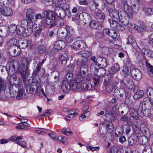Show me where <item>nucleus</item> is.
<instances>
[{"label":"nucleus","mask_w":153,"mask_h":153,"mask_svg":"<svg viewBox=\"0 0 153 153\" xmlns=\"http://www.w3.org/2000/svg\"><path fill=\"white\" fill-rule=\"evenodd\" d=\"M148 71L149 75L153 77V66L151 65H149L148 67Z\"/></svg>","instance_id":"69168bd1"},{"label":"nucleus","mask_w":153,"mask_h":153,"mask_svg":"<svg viewBox=\"0 0 153 153\" xmlns=\"http://www.w3.org/2000/svg\"><path fill=\"white\" fill-rule=\"evenodd\" d=\"M93 16L95 19L99 20L103 19L105 17L103 13L97 11L94 12Z\"/></svg>","instance_id":"b1692460"},{"label":"nucleus","mask_w":153,"mask_h":153,"mask_svg":"<svg viewBox=\"0 0 153 153\" xmlns=\"http://www.w3.org/2000/svg\"><path fill=\"white\" fill-rule=\"evenodd\" d=\"M16 39H11L10 40V42H13V44L10 45L8 49V53L9 55L12 56H15L19 55L20 53L19 50L20 49L16 45Z\"/></svg>","instance_id":"20e7f679"},{"label":"nucleus","mask_w":153,"mask_h":153,"mask_svg":"<svg viewBox=\"0 0 153 153\" xmlns=\"http://www.w3.org/2000/svg\"><path fill=\"white\" fill-rule=\"evenodd\" d=\"M124 10L121 9H119L120 16V21L122 24L126 26L128 24L129 19L132 17L133 12L131 7L126 3L124 4Z\"/></svg>","instance_id":"7ed1b4c3"},{"label":"nucleus","mask_w":153,"mask_h":153,"mask_svg":"<svg viewBox=\"0 0 153 153\" xmlns=\"http://www.w3.org/2000/svg\"><path fill=\"white\" fill-rule=\"evenodd\" d=\"M88 60L86 59H84L81 58V59H78L77 60V65L78 66H81L86 64Z\"/></svg>","instance_id":"49530a36"},{"label":"nucleus","mask_w":153,"mask_h":153,"mask_svg":"<svg viewBox=\"0 0 153 153\" xmlns=\"http://www.w3.org/2000/svg\"><path fill=\"white\" fill-rule=\"evenodd\" d=\"M96 9L98 10H103L105 7V3L102 0H93Z\"/></svg>","instance_id":"f8f14e48"},{"label":"nucleus","mask_w":153,"mask_h":153,"mask_svg":"<svg viewBox=\"0 0 153 153\" xmlns=\"http://www.w3.org/2000/svg\"><path fill=\"white\" fill-rule=\"evenodd\" d=\"M144 94V92L142 90H140L137 92L133 96L134 98L136 100L141 98Z\"/></svg>","instance_id":"e433bc0d"},{"label":"nucleus","mask_w":153,"mask_h":153,"mask_svg":"<svg viewBox=\"0 0 153 153\" xmlns=\"http://www.w3.org/2000/svg\"><path fill=\"white\" fill-rule=\"evenodd\" d=\"M116 131L120 135H122L123 132V127L120 126L117 128Z\"/></svg>","instance_id":"774afa93"},{"label":"nucleus","mask_w":153,"mask_h":153,"mask_svg":"<svg viewBox=\"0 0 153 153\" xmlns=\"http://www.w3.org/2000/svg\"><path fill=\"white\" fill-rule=\"evenodd\" d=\"M93 82L95 85L98 84L100 82V77L97 75L94 77L93 78Z\"/></svg>","instance_id":"13d9d810"},{"label":"nucleus","mask_w":153,"mask_h":153,"mask_svg":"<svg viewBox=\"0 0 153 153\" xmlns=\"http://www.w3.org/2000/svg\"><path fill=\"white\" fill-rule=\"evenodd\" d=\"M45 18L44 20V22L48 25L47 26L49 28L54 27L55 25V23L54 22L53 20L51 19L48 18Z\"/></svg>","instance_id":"cd10ccee"},{"label":"nucleus","mask_w":153,"mask_h":153,"mask_svg":"<svg viewBox=\"0 0 153 153\" xmlns=\"http://www.w3.org/2000/svg\"><path fill=\"white\" fill-rule=\"evenodd\" d=\"M42 15L44 18H48L53 20L55 19V13L51 11L44 10L43 12Z\"/></svg>","instance_id":"dca6fc26"},{"label":"nucleus","mask_w":153,"mask_h":153,"mask_svg":"<svg viewBox=\"0 0 153 153\" xmlns=\"http://www.w3.org/2000/svg\"><path fill=\"white\" fill-rule=\"evenodd\" d=\"M138 114V115H139L141 117H143L144 115V112L143 111V107L142 105L140 104L138 109L137 111Z\"/></svg>","instance_id":"a19ab883"},{"label":"nucleus","mask_w":153,"mask_h":153,"mask_svg":"<svg viewBox=\"0 0 153 153\" xmlns=\"http://www.w3.org/2000/svg\"><path fill=\"white\" fill-rule=\"evenodd\" d=\"M113 39H118L120 36L119 33L115 30L110 29L109 35Z\"/></svg>","instance_id":"c756f323"},{"label":"nucleus","mask_w":153,"mask_h":153,"mask_svg":"<svg viewBox=\"0 0 153 153\" xmlns=\"http://www.w3.org/2000/svg\"><path fill=\"white\" fill-rule=\"evenodd\" d=\"M67 33L65 31V29L63 27L59 28L57 33V37L61 39H64L66 36Z\"/></svg>","instance_id":"412c9836"},{"label":"nucleus","mask_w":153,"mask_h":153,"mask_svg":"<svg viewBox=\"0 0 153 153\" xmlns=\"http://www.w3.org/2000/svg\"><path fill=\"white\" fill-rule=\"evenodd\" d=\"M80 69H77L76 70V71H79L80 72L86 75V73L88 71V66L86 64L85 65H82L80 66Z\"/></svg>","instance_id":"c9c22d12"},{"label":"nucleus","mask_w":153,"mask_h":153,"mask_svg":"<svg viewBox=\"0 0 153 153\" xmlns=\"http://www.w3.org/2000/svg\"><path fill=\"white\" fill-rule=\"evenodd\" d=\"M56 140H58L59 141L62 143H66L67 139L64 137L60 136L58 138H56Z\"/></svg>","instance_id":"0e129e2a"},{"label":"nucleus","mask_w":153,"mask_h":153,"mask_svg":"<svg viewBox=\"0 0 153 153\" xmlns=\"http://www.w3.org/2000/svg\"><path fill=\"white\" fill-rule=\"evenodd\" d=\"M54 11L57 16L60 19H64L66 16V11L60 6L56 7Z\"/></svg>","instance_id":"1a4fd4ad"},{"label":"nucleus","mask_w":153,"mask_h":153,"mask_svg":"<svg viewBox=\"0 0 153 153\" xmlns=\"http://www.w3.org/2000/svg\"><path fill=\"white\" fill-rule=\"evenodd\" d=\"M80 90L83 91L91 90L92 88L91 84L88 79H86L83 81V82L80 85Z\"/></svg>","instance_id":"9b49d317"},{"label":"nucleus","mask_w":153,"mask_h":153,"mask_svg":"<svg viewBox=\"0 0 153 153\" xmlns=\"http://www.w3.org/2000/svg\"><path fill=\"white\" fill-rule=\"evenodd\" d=\"M67 59V55L65 54L61 55L59 57V61L63 66H64L66 65Z\"/></svg>","instance_id":"5701e85b"},{"label":"nucleus","mask_w":153,"mask_h":153,"mask_svg":"<svg viewBox=\"0 0 153 153\" xmlns=\"http://www.w3.org/2000/svg\"><path fill=\"white\" fill-rule=\"evenodd\" d=\"M35 14L34 10L31 9H28L26 13V18L30 24L32 25L33 24V21L34 19V16Z\"/></svg>","instance_id":"9d476101"},{"label":"nucleus","mask_w":153,"mask_h":153,"mask_svg":"<svg viewBox=\"0 0 153 153\" xmlns=\"http://www.w3.org/2000/svg\"><path fill=\"white\" fill-rule=\"evenodd\" d=\"M75 77L74 79L71 81L64 80L62 82V88L65 93H67L70 91H75L79 90L80 88L79 85L80 86V84L85 80L86 75L79 71L75 70Z\"/></svg>","instance_id":"f03ea898"},{"label":"nucleus","mask_w":153,"mask_h":153,"mask_svg":"<svg viewBox=\"0 0 153 153\" xmlns=\"http://www.w3.org/2000/svg\"><path fill=\"white\" fill-rule=\"evenodd\" d=\"M120 90H119V92L120 93V91H123L124 92V90L125 87H126V85L124 84V82L123 81H121L120 83Z\"/></svg>","instance_id":"e2e57ef3"},{"label":"nucleus","mask_w":153,"mask_h":153,"mask_svg":"<svg viewBox=\"0 0 153 153\" xmlns=\"http://www.w3.org/2000/svg\"><path fill=\"white\" fill-rule=\"evenodd\" d=\"M65 28V31H66L67 33H69L72 35H75V32L72 27L68 25H66Z\"/></svg>","instance_id":"58836bf2"},{"label":"nucleus","mask_w":153,"mask_h":153,"mask_svg":"<svg viewBox=\"0 0 153 153\" xmlns=\"http://www.w3.org/2000/svg\"><path fill=\"white\" fill-rule=\"evenodd\" d=\"M77 55L80 56L81 58L84 59H86L88 60V58L91 56V53L90 52L87 51H82L79 52Z\"/></svg>","instance_id":"6ab92c4d"},{"label":"nucleus","mask_w":153,"mask_h":153,"mask_svg":"<svg viewBox=\"0 0 153 153\" xmlns=\"http://www.w3.org/2000/svg\"><path fill=\"white\" fill-rule=\"evenodd\" d=\"M21 25H22L21 27H23L27 25H28V27H29L30 26L29 25H30V24L27 19H24L22 20L21 22Z\"/></svg>","instance_id":"052dcab7"},{"label":"nucleus","mask_w":153,"mask_h":153,"mask_svg":"<svg viewBox=\"0 0 153 153\" xmlns=\"http://www.w3.org/2000/svg\"><path fill=\"white\" fill-rule=\"evenodd\" d=\"M149 101H144L142 103H140L142 105L143 107L146 109H152L153 111V102L151 100H149Z\"/></svg>","instance_id":"4be33fe9"},{"label":"nucleus","mask_w":153,"mask_h":153,"mask_svg":"<svg viewBox=\"0 0 153 153\" xmlns=\"http://www.w3.org/2000/svg\"><path fill=\"white\" fill-rule=\"evenodd\" d=\"M142 51L149 57L153 58V51L149 50L144 49L142 50Z\"/></svg>","instance_id":"a18cd8bd"},{"label":"nucleus","mask_w":153,"mask_h":153,"mask_svg":"<svg viewBox=\"0 0 153 153\" xmlns=\"http://www.w3.org/2000/svg\"><path fill=\"white\" fill-rule=\"evenodd\" d=\"M72 48L75 50L83 49L86 47L85 42L82 40H78L74 42L71 45Z\"/></svg>","instance_id":"39448f33"},{"label":"nucleus","mask_w":153,"mask_h":153,"mask_svg":"<svg viewBox=\"0 0 153 153\" xmlns=\"http://www.w3.org/2000/svg\"><path fill=\"white\" fill-rule=\"evenodd\" d=\"M73 77V74L71 72H68L67 73L66 77L68 80L67 81H71Z\"/></svg>","instance_id":"680f3d73"},{"label":"nucleus","mask_w":153,"mask_h":153,"mask_svg":"<svg viewBox=\"0 0 153 153\" xmlns=\"http://www.w3.org/2000/svg\"><path fill=\"white\" fill-rule=\"evenodd\" d=\"M78 110L76 109H73L68 112V117L69 118L73 117L78 114Z\"/></svg>","instance_id":"8fccbe9b"},{"label":"nucleus","mask_w":153,"mask_h":153,"mask_svg":"<svg viewBox=\"0 0 153 153\" xmlns=\"http://www.w3.org/2000/svg\"><path fill=\"white\" fill-rule=\"evenodd\" d=\"M120 70L119 65L117 64H115L109 70L110 73L112 74H114Z\"/></svg>","instance_id":"f704fd0d"},{"label":"nucleus","mask_w":153,"mask_h":153,"mask_svg":"<svg viewBox=\"0 0 153 153\" xmlns=\"http://www.w3.org/2000/svg\"><path fill=\"white\" fill-rule=\"evenodd\" d=\"M18 94L16 97V98L17 99H22L23 95V92L22 90V88L21 87L19 89V91L17 92Z\"/></svg>","instance_id":"3c124183"},{"label":"nucleus","mask_w":153,"mask_h":153,"mask_svg":"<svg viewBox=\"0 0 153 153\" xmlns=\"http://www.w3.org/2000/svg\"><path fill=\"white\" fill-rule=\"evenodd\" d=\"M10 3L8 0H0V5L2 8L8 7Z\"/></svg>","instance_id":"09e8293b"},{"label":"nucleus","mask_w":153,"mask_h":153,"mask_svg":"<svg viewBox=\"0 0 153 153\" xmlns=\"http://www.w3.org/2000/svg\"><path fill=\"white\" fill-rule=\"evenodd\" d=\"M54 33V31L53 30H48L46 32V37L48 38L52 37Z\"/></svg>","instance_id":"338daca9"},{"label":"nucleus","mask_w":153,"mask_h":153,"mask_svg":"<svg viewBox=\"0 0 153 153\" xmlns=\"http://www.w3.org/2000/svg\"><path fill=\"white\" fill-rule=\"evenodd\" d=\"M145 28V26L143 25L139 26L135 25L134 30L138 32H141L144 30Z\"/></svg>","instance_id":"864d4df0"},{"label":"nucleus","mask_w":153,"mask_h":153,"mask_svg":"<svg viewBox=\"0 0 153 153\" xmlns=\"http://www.w3.org/2000/svg\"><path fill=\"white\" fill-rule=\"evenodd\" d=\"M80 16L85 24H89L91 21V17L88 13H83L80 15Z\"/></svg>","instance_id":"f3484780"},{"label":"nucleus","mask_w":153,"mask_h":153,"mask_svg":"<svg viewBox=\"0 0 153 153\" xmlns=\"http://www.w3.org/2000/svg\"><path fill=\"white\" fill-rule=\"evenodd\" d=\"M108 21L111 27L113 28L116 29L117 26L118 24L117 22H118L119 21H117L114 20H112L110 19H108Z\"/></svg>","instance_id":"c03bdc74"},{"label":"nucleus","mask_w":153,"mask_h":153,"mask_svg":"<svg viewBox=\"0 0 153 153\" xmlns=\"http://www.w3.org/2000/svg\"><path fill=\"white\" fill-rule=\"evenodd\" d=\"M138 141L140 144L143 145L147 141V140L145 137L142 136L139 138Z\"/></svg>","instance_id":"5fc2aeb1"},{"label":"nucleus","mask_w":153,"mask_h":153,"mask_svg":"<svg viewBox=\"0 0 153 153\" xmlns=\"http://www.w3.org/2000/svg\"><path fill=\"white\" fill-rule=\"evenodd\" d=\"M146 94L149 99L153 101V89L151 87H148L146 89Z\"/></svg>","instance_id":"c85d7f7f"},{"label":"nucleus","mask_w":153,"mask_h":153,"mask_svg":"<svg viewBox=\"0 0 153 153\" xmlns=\"http://www.w3.org/2000/svg\"><path fill=\"white\" fill-rule=\"evenodd\" d=\"M64 38L65 39V40L68 43H71L73 40V37L69 35H66Z\"/></svg>","instance_id":"bf43d9fd"},{"label":"nucleus","mask_w":153,"mask_h":153,"mask_svg":"<svg viewBox=\"0 0 153 153\" xmlns=\"http://www.w3.org/2000/svg\"><path fill=\"white\" fill-rule=\"evenodd\" d=\"M120 152L122 153H131L132 152L128 148L124 147L121 148Z\"/></svg>","instance_id":"4d7b16f0"},{"label":"nucleus","mask_w":153,"mask_h":153,"mask_svg":"<svg viewBox=\"0 0 153 153\" xmlns=\"http://www.w3.org/2000/svg\"><path fill=\"white\" fill-rule=\"evenodd\" d=\"M96 64L99 66L102 67H105L106 65V60L104 58L99 57L96 59Z\"/></svg>","instance_id":"aec40b11"},{"label":"nucleus","mask_w":153,"mask_h":153,"mask_svg":"<svg viewBox=\"0 0 153 153\" xmlns=\"http://www.w3.org/2000/svg\"><path fill=\"white\" fill-rule=\"evenodd\" d=\"M109 15L114 20L120 21V13L119 10L117 11L114 8H111L108 10Z\"/></svg>","instance_id":"423d86ee"},{"label":"nucleus","mask_w":153,"mask_h":153,"mask_svg":"<svg viewBox=\"0 0 153 153\" xmlns=\"http://www.w3.org/2000/svg\"><path fill=\"white\" fill-rule=\"evenodd\" d=\"M23 139L22 136H18L16 135H14L12 136L9 138V140L11 141H17V142L20 140H22Z\"/></svg>","instance_id":"de8ad7c7"},{"label":"nucleus","mask_w":153,"mask_h":153,"mask_svg":"<svg viewBox=\"0 0 153 153\" xmlns=\"http://www.w3.org/2000/svg\"><path fill=\"white\" fill-rule=\"evenodd\" d=\"M22 81H20L18 84H11L10 83L9 87V89L10 94H16L19 91V88L21 87V83Z\"/></svg>","instance_id":"0eeeda50"},{"label":"nucleus","mask_w":153,"mask_h":153,"mask_svg":"<svg viewBox=\"0 0 153 153\" xmlns=\"http://www.w3.org/2000/svg\"><path fill=\"white\" fill-rule=\"evenodd\" d=\"M38 51L39 53L41 54L45 53L46 51V48L45 46L43 45H40L38 47Z\"/></svg>","instance_id":"79ce46f5"},{"label":"nucleus","mask_w":153,"mask_h":153,"mask_svg":"<svg viewBox=\"0 0 153 153\" xmlns=\"http://www.w3.org/2000/svg\"><path fill=\"white\" fill-rule=\"evenodd\" d=\"M13 13L12 10L10 8L4 7L0 9V16L3 15L4 16H9Z\"/></svg>","instance_id":"ddd939ff"},{"label":"nucleus","mask_w":153,"mask_h":153,"mask_svg":"<svg viewBox=\"0 0 153 153\" xmlns=\"http://www.w3.org/2000/svg\"><path fill=\"white\" fill-rule=\"evenodd\" d=\"M30 61L26 57L23 58L20 65L19 66L17 72L21 74L22 81L26 88V91L29 94H36L37 83L35 82H32V80H26L27 76L29 74L28 66Z\"/></svg>","instance_id":"f257e3e1"},{"label":"nucleus","mask_w":153,"mask_h":153,"mask_svg":"<svg viewBox=\"0 0 153 153\" xmlns=\"http://www.w3.org/2000/svg\"><path fill=\"white\" fill-rule=\"evenodd\" d=\"M106 127L107 131L110 133H111L114 129L113 124L110 122L106 124Z\"/></svg>","instance_id":"37998d69"},{"label":"nucleus","mask_w":153,"mask_h":153,"mask_svg":"<svg viewBox=\"0 0 153 153\" xmlns=\"http://www.w3.org/2000/svg\"><path fill=\"white\" fill-rule=\"evenodd\" d=\"M131 4L134 9L137 11L139 10V4L138 0H131Z\"/></svg>","instance_id":"72a5a7b5"},{"label":"nucleus","mask_w":153,"mask_h":153,"mask_svg":"<svg viewBox=\"0 0 153 153\" xmlns=\"http://www.w3.org/2000/svg\"><path fill=\"white\" fill-rule=\"evenodd\" d=\"M37 88L36 89V94L37 95L40 97H42L45 95V94L43 89L42 88L40 84L37 83Z\"/></svg>","instance_id":"393cba45"},{"label":"nucleus","mask_w":153,"mask_h":153,"mask_svg":"<svg viewBox=\"0 0 153 153\" xmlns=\"http://www.w3.org/2000/svg\"><path fill=\"white\" fill-rule=\"evenodd\" d=\"M17 29V26L15 24H12L8 27L7 33L8 35L13 36L16 34Z\"/></svg>","instance_id":"4468645a"},{"label":"nucleus","mask_w":153,"mask_h":153,"mask_svg":"<svg viewBox=\"0 0 153 153\" xmlns=\"http://www.w3.org/2000/svg\"><path fill=\"white\" fill-rule=\"evenodd\" d=\"M31 42L30 40H27L25 39H21L19 42V44L20 47L22 48H26L28 46L30 45Z\"/></svg>","instance_id":"a211bd4d"},{"label":"nucleus","mask_w":153,"mask_h":153,"mask_svg":"<svg viewBox=\"0 0 153 153\" xmlns=\"http://www.w3.org/2000/svg\"><path fill=\"white\" fill-rule=\"evenodd\" d=\"M66 46L65 42L62 40H58L55 42L54 48L57 50H60L65 48Z\"/></svg>","instance_id":"2eb2a0df"},{"label":"nucleus","mask_w":153,"mask_h":153,"mask_svg":"<svg viewBox=\"0 0 153 153\" xmlns=\"http://www.w3.org/2000/svg\"><path fill=\"white\" fill-rule=\"evenodd\" d=\"M128 143L130 146H133L136 143L137 141L133 137H130L128 139Z\"/></svg>","instance_id":"6e6d98bb"},{"label":"nucleus","mask_w":153,"mask_h":153,"mask_svg":"<svg viewBox=\"0 0 153 153\" xmlns=\"http://www.w3.org/2000/svg\"><path fill=\"white\" fill-rule=\"evenodd\" d=\"M131 73L133 78L137 80L140 79L142 77V74L140 71L135 68L131 69Z\"/></svg>","instance_id":"6e6552de"},{"label":"nucleus","mask_w":153,"mask_h":153,"mask_svg":"<svg viewBox=\"0 0 153 153\" xmlns=\"http://www.w3.org/2000/svg\"><path fill=\"white\" fill-rule=\"evenodd\" d=\"M129 113L131 116V119L132 118L134 120H137L138 119L139 117L137 112L133 108H130Z\"/></svg>","instance_id":"a878e982"},{"label":"nucleus","mask_w":153,"mask_h":153,"mask_svg":"<svg viewBox=\"0 0 153 153\" xmlns=\"http://www.w3.org/2000/svg\"><path fill=\"white\" fill-rule=\"evenodd\" d=\"M127 40L128 42L126 43L127 44H131L132 46L134 48L137 45V44L135 41V39L132 36H128V38Z\"/></svg>","instance_id":"473e14b6"},{"label":"nucleus","mask_w":153,"mask_h":153,"mask_svg":"<svg viewBox=\"0 0 153 153\" xmlns=\"http://www.w3.org/2000/svg\"><path fill=\"white\" fill-rule=\"evenodd\" d=\"M105 115L106 117L108 118L110 120H114L115 119L113 113L108 108L106 109Z\"/></svg>","instance_id":"7c9ffc66"},{"label":"nucleus","mask_w":153,"mask_h":153,"mask_svg":"<svg viewBox=\"0 0 153 153\" xmlns=\"http://www.w3.org/2000/svg\"><path fill=\"white\" fill-rule=\"evenodd\" d=\"M24 30V28L23 27H20L17 28L16 34H17L21 36H23V33Z\"/></svg>","instance_id":"603ef678"},{"label":"nucleus","mask_w":153,"mask_h":153,"mask_svg":"<svg viewBox=\"0 0 153 153\" xmlns=\"http://www.w3.org/2000/svg\"><path fill=\"white\" fill-rule=\"evenodd\" d=\"M143 11L147 16H150L153 14V8L150 7H144Z\"/></svg>","instance_id":"4c0bfd02"},{"label":"nucleus","mask_w":153,"mask_h":153,"mask_svg":"<svg viewBox=\"0 0 153 153\" xmlns=\"http://www.w3.org/2000/svg\"><path fill=\"white\" fill-rule=\"evenodd\" d=\"M90 27L93 28L98 29L101 26L99 22L95 20L91 21L89 23Z\"/></svg>","instance_id":"2f4dec72"},{"label":"nucleus","mask_w":153,"mask_h":153,"mask_svg":"<svg viewBox=\"0 0 153 153\" xmlns=\"http://www.w3.org/2000/svg\"><path fill=\"white\" fill-rule=\"evenodd\" d=\"M152 151L151 147L149 145L145 146L142 153H152Z\"/></svg>","instance_id":"ea45409f"},{"label":"nucleus","mask_w":153,"mask_h":153,"mask_svg":"<svg viewBox=\"0 0 153 153\" xmlns=\"http://www.w3.org/2000/svg\"><path fill=\"white\" fill-rule=\"evenodd\" d=\"M29 25L30 26L28 27V28L27 29H25L24 28L23 36H28L33 32L32 28L33 26V24H32V25H31V24H30V25Z\"/></svg>","instance_id":"bb28decb"}]
</instances>
